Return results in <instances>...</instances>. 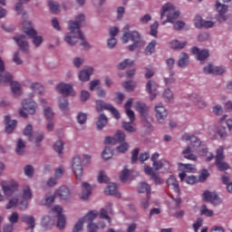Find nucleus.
Segmentation results:
<instances>
[{"label":"nucleus","mask_w":232,"mask_h":232,"mask_svg":"<svg viewBox=\"0 0 232 232\" xmlns=\"http://www.w3.org/2000/svg\"><path fill=\"white\" fill-rule=\"evenodd\" d=\"M64 149V143H63L61 140H57L53 145V150L61 155L63 153V150Z\"/></svg>","instance_id":"3c124183"},{"label":"nucleus","mask_w":232,"mask_h":232,"mask_svg":"<svg viewBox=\"0 0 232 232\" xmlns=\"http://www.w3.org/2000/svg\"><path fill=\"white\" fill-rule=\"evenodd\" d=\"M56 91L58 92V93L63 95V97H67V95H73V87L72 86V84L64 82L59 83L56 86Z\"/></svg>","instance_id":"4468645a"},{"label":"nucleus","mask_w":232,"mask_h":232,"mask_svg":"<svg viewBox=\"0 0 232 232\" xmlns=\"http://www.w3.org/2000/svg\"><path fill=\"white\" fill-rule=\"evenodd\" d=\"M99 212H97V210H91L85 217L82 218H84V222H89V224H92L97 218Z\"/></svg>","instance_id":"c9c22d12"},{"label":"nucleus","mask_w":232,"mask_h":232,"mask_svg":"<svg viewBox=\"0 0 232 232\" xmlns=\"http://www.w3.org/2000/svg\"><path fill=\"white\" fill-rule=\"evenodd\" d=\"M186 44H188V42L180 43L179 40H174L169 43V46L172 50H182V48H185Z\"/></svg>","instance_id":"4c0bfd02"},{"label":"nucleus","mask_w":232,"mask_h":232,"mask_svg":"<svg viewBox=\"0 0 232 232\" xmlns=\"http://www.w3.org/2000/svg\"><path fill=\"white\" fill-rule=\"evenodd\" d=\"M129 177H130V170L124 168L120 175V180H121V182H126Z\"/></svg>","instance_id":"052dcab7"},{"label":"nucleus","mask_w":232,"mask_h":232,"mask_svg":"<svg viewBox=\"0 0 232 232\" xmlns=\"http://www.w3.org/2000/svg\"><path fill=\"white\" fill-rule=\"evenodd\" d=\"M53 211H54V213H57V227H59V229H64V226H66V218L63 215V208H61L60 206H54L53 208Z\"/></svg>","instance_id":"2eb2a0df"},{"label":"nucleus","mask_w":232,"mask_h":232,"mask_svg":"<svg viewBox=\"0 0 232 232\" xmlns=\"http://www.w3.org/2000/svg\"><path fill=\"white\" fill-rule=\"evenodd\" d=\"M124 33L123 35L121 37V43H123V44H126V43H128V41H132V43H140V34H139V32L137 31H132L131 33H130V25H125L123 27Z\"/></svg>","instance_id":"6e6552de"},{"label":"nucleus","mask_w":232,"mask_h":232,"mask_svg":"<svg viewBox=\"0 0 232 232\" xmlns=\"http://www.w3.org/2000/svg\"><path fill=\"white\" fill-rule=\"evenodd\" d=\"M204 73L212 75H222V73L226 72V68L222 66H217L215 67L213 64L208 63L207 66L203 69Z\"/></svg>","instance_id":"ddd939ff"},{"label":"nucleus","mask_w":232,"mask_h":232,"mask_svg":"<svg viewBox=\"0 0 232 232\" xmlns=\"http://www.w3.org/2000/svg\"><path fill=\"white\" fill-rule=\"evenodd\" d=\"M216 132L218 133V137L221 140H227L228 134H227V129L224 126H219L216 129Z\"/></svg>","instance_id":"72a5a7b5"},{"label":"nucleus","mask_w":232,"mask_h":232,"mask_svg":"<svg viewBox=\"0 0 232 232\" xmlns=\"http://www.w3.org/2000/svg\"><path fill=\"white\" fill-rule=\"evenodd\" d=\"M21 220L28 226L31 232H34V228L35 227V218L34 216L24 215Z\"/></svg>","instance_id":"393cba45"},{"label":"nucleus","mask_w":232,"mask_h":232,"mask_svg":"<svg viewBox=\"0 0 232 232\" xmlns=\"http://www.w3.org/2000/svg\"><path fill=\"white\" fill-rule=\"evenodd\" d=\"M217 10L219 15H224V14L227 13V5L220 4V2H217L216 4Z\"/></svg>","instance_id":"09e8293b"},{"label":"nucleus","mask_w":232,"mask_h":232,"mask_svg":"<svg viewBox=\"0 0 232 232\" xmlns=\"http://www.w3.org/2000/svg\"><path fill=\"white\" fill-rule=\"evenodd\" d=\"M68 100H66V98H63L59 101V108L61 110V111H63V113H66V111H68Z\"/></svg>","instance_id":"37998d69"},{"label":"nucleus","mask_w":232,"mask_h":232,"mask_svg":"<svg viewBox=\"0 0 232 232\" xmlns=\"http://www.w3.org/2000/svg\"><path fill=\"white\" fill-rule=\"evenodd\" d=\"M26 25L32 26V22H24L23 32L24 34H26V35L29 36L30 39H33V44H34L36 48L39 47L40 44H43V36H37V31H35V29L32 27H25Z\"/></svg>","instance_id":"39448f33"},{"label":"nucleus","mask_w":232,"mask_h":232,"mask_svg":"<svg viewBox=\"0 0 232 232\" xmlns=\"http://www.w3.org/2000/svg\"><path fill=\"white\" fill-rule=\"evenodd\" d=\"M110 108H111V104L107 103L102 100L96 101V110L98 113H101V111H104V110L109 111Z\"/></svg>","instance_id":"7c9ffc66"},{"label":"nucleus","mask_w":232,"mask_h":232,"mask_svg":"<svg viewBox=\"0 0 232 232\" xmlns=\"http://www.w3.org/2000/svg\"><path fill=\"white\" fill-rule=\"evenodd\" d=\"M31 90H33L34 93H42L43 92H44V87L39 82H34L32 83Z\"/></svg>","instance_id":"de8ad7c7"},{"label":"nucleus","mask_w":232,"mask_h":232,"mask_svg":"<svg viewBox=\"0 0 232 232\" xmlns=\"http://www.w3.org/2000/svg\"><path fill=\"white\" fill-rule=\"evenodd\" d=\"M133 104V99H129L125 103V112L130 122L135 121V112L131 111V105Z\"/></svg>","instance_id":"5701e85b"},{"label":"nucleus","mask_w":232,"mask_h":232,"mask_svg":"<svg viewBox=\"0 0 232 232\" xmlns=\"http://www.w3.org/2000/svg\"><path fill=\"white\" fill-rule=\"evenodd\" d=\"M208 177H209V171L207 169H203L198 177L199 182H206Z\"/></svg>","instance_id":"13d9d810"},{"label":"nucleus","mask_w":232,"mask_h":232,"mask_svg":"<svg viewBox=\"0 0 232 232\" xmlns=\"http://www.w3.org/2000/svg\"><path fill=\"white\" fill-rule=\"evenodd\" d=\"M191 52L193 55H196L198 61H206L209 57V51L207 49L200 50L198 47L194 46Z\"/></svg>","instance_id":"f3484780"},{"label":"nucleus","mask_w":232,"mask_h":232,"mask_svg":"<svg viewBox=\"0 0 232 232\" xmlns=\"http://www.w3.org/2000/svg\"><path fill=\"white\" fill-rule=\"evenodd\" d=\"M158 34H159V22H154L150 25V35H151L152 37H157Z\"/></svg>","instance_id":"8fccbe9b"},{"label":"nucleus","mask_w":232,"mask_h":232,"mask_svg":"<svg viewBox=\"0 0 232 232\" xmlns=\"http://www.w3.org/2000/svg\"><path fill=\"white\" fill-rule=\"evenodd\" d=\"M189 63V55L187 53H182L180 59L178 62L179 68H186Z\"/></svg>","instance_id":"e433bc0d"},{"label":"nucleus","mask_w":232,"mask_h":232,"mask_svg":"<svg viewBox=\"0 0 232 232\" xmlns=\"http://www.w3.org/2000/svg\"><path fill=\"white\" fill-rule=\"evenodd\" d=\"M215 159V164L218 171H227V169H229V165L227 162L224 161L226 159V155L224 154V147H219L217 150Z\"/></svg>","instance_id":"423d86ee"},{"label":"nucleus","mask_w":232,"mask_h":232,"mask_svg":"<svg viewBox=\"0 0 232 232\" xmlns=\"http://www.w3.org/2000/svg\"><path fill=\"white\" fill-rule=\"evenodd\" d=\"M86 121H88V115H86V113L84 112L78 113V116H77L78 124H84Z\"/></svg>","instance_id":"680f3d73"},{"label":"nucleus","mask_w":232,"mask_h":232,"mask_svg":"<svg viewBox=\"0 0 232 232\" xmlns=\"http://www.w3.org/2000/svg\"><path fill=\"white\" fill-rule=\"evenodd\" d=\"M194 24L196 28H213L215 24L212 21H204L202 16L196 15Z\"/></svg>","instance_id":"a211bd4d"},{"label":"nucleus","mask_w":232,"mask_h":232,"mask_svg":"<svg viewBox=\"0 0 232 232\" xmlns=\"http://www.w3.org/2000/svg\"><path fill=\"white\" fill-rule=\"evenodd\" d=\"M44 139V133L35 132L34 134H33V136H30L28 138V140H30V142H34L36 146H39V142H42Z\"/></svg>","instance_id":"473e14b6"},{"label":"nucleus","mask_w":232,"mask_h":232,"mask_svg":"<svg viewBox=\"0 0 232 232\" xmlns=\"http://www.w3.org/2000/svg\"><path fill=\"white\" fill-rule=\"evenodd\" d=\"M84 24V14H81L76 16L75 21L69 22V30L71 35H66L64 38L65 43L70 46H75L79 39L82 41V46L88 48V42L84 41V34L81 32V26Z\"/></svg>","instance_id":"f257e3e1"},{"label":"nucleus","mask_w":232,"mask_h":232,"mask_svg":"<svg viewBox=\"0 0 232 232\" xmlns=\"http://www.w3.org/2000/svg\"><path fill=\"white\" fill-rule=\"evenodd\" d=\"M133 121H131V120H130V122H126L124 121L122 123V128L126 130V131H129L130 133H133L135 131H137V129H135L134 127L131 126V123Z\"/></svg>","instance_id":"603ef678"},{"label":"nucleus","mask_w":232,"mask_h":232,"mask_svg":"<svg viewBox=\"0 0 232 232\" xmlns=\"http://www.w3.org/2000/svg\"><path fill=\"white\" fill-rule=\"evenodd\" d=\"M202 224H204V219H202V218H198L196 222L192 225L194 231L198 232V229L202 227Z\"/></svg>","instance_id":"bf43d9fd"},{"label":"nucleus","mask_w":232,"mask_h":232,"mask_svg":"<svg viewBox=\"0 0 232 232\" xmlns=\"http://www.w3.org/2000/svg\"><path fill=\"white\" fill-rule=\"evenodd\" d=\"M30 0H19V3L15 5V12H17L18 15L23 13V4L29 3Z\"/></svg>","instance_id":"e2e57ef3"},{"label":"nucleus","mask_w":232,"mask_h":232,"mask_svg":"<svg viewBox=\"0 0 232 232\" xmlns=\"http://www.w3.org/2000/svg\"><path fill=\"white\" fill-rule=\"evenodd\" d=\"M200 215H204L205 217H213V210L208 209V206L203 205L200 209Z\"/></svg>","instance_id":"6e6d98bb"},{"label":"nucleus","mask_w":232,"mask_h":232,"mask_svg":"<svg viewBox=\"0 0 232 232\" xmlns=\"http://www.w3.org/2000/svg\"><path fill=\"white\" fill-rule=\"evenodd\" d=\"M72 171L76 177V180H82V161L81 160V157L75 156L72 159Z\"/></svg>","instance_id":"9d476101"},{"label":"nucleus","mask_w":232,"mask_h":232,"mask_svg":"<svg viewBox=\"0 0 232 232\" xmlns=\"http://www.w3.org/2000/svg\"><path fill=\"white\" fill-rule=\"evenodd\" d=\"M48 6L53 14H57V12H59V8L61 7L59 4L53 1H49Z\"/></svg>","instance_id":"864d4df0"},{"label":"nucleus","mask_w":232,"mask_h":232,"mask_svg":"<svg viewBox=\"0 0 232 232\" xmlns=\"http://www.w3.org/2000/svg\"><path fill=\"white\" fill-rule=\"evenodd\" d=\"M5 133H12L14 130H15V126H17V121L10 120V115H6L5 118Z\"/></svg>","instance_id":"b1692460"},{"label":"nucleus","mask_w":232,"mask_h":232,"mask_svg":"<svg viewBox=\"0 0 232 232\" xmlns=\"http://www.w3.org/2000/svg\"><path fill=\"white\" fill-rule=\"evenodd\" d=\"M93 73V68L92 67H87L80 72L79 79L80 81L86 82L90 81V76Z\"/></svg>","instance_id":"bb28decb"},{"label":"nucleus","mask_w":232,"mask_h":232,"mask_svg":"<svg viewBox=\"0 0 232 232\" xmlns=\"http://www.w3.org/2000/svg\"><path fill=\"white\" fill-rule=\"evenodd\" d=\"M155 111L158 122H162L163 121H166L168 117V111H166V108H164V105H162V103H160L155 107Z\"/></svg>","instance_id":"dca6fc26"},{"label":"nucleus","mask_w":232,"mask_h":232,"mask_svg":"<svg viewBox=\"0 0 232 232\" xmlns=\"http://www.w3.org/2000/svg\"><path fill=\"white\" fill-rule=\"evenodd\" d=\"M105 195H113L114 197H121V193L117 191V184L111 183L107 188H105Z\"/></svg>","instance_id":"2f4dec72"},{"label":"nucleus","mask_w":232,"mask_h":232,"mask_svg":"<svg viewBox=\"0 0 232 232\" xmlns=\"http://www.w3.org/2000/svg\"><path fill=\"white\" fill-rule=\"evenodd\" d=\"M126 140V134L121 130H118L114 137H106L104 144H117V142H124Z\"/></svg>","instance_id":"f8f14e48"},{"label":"nucleus","mask_w":232,"mask_h":232,"mask_svg":"<svg viewBox=\"0 0 232 232\" xmlns=\"http://www.w3.org/2000/svg\"><path fill=\"white\" fill-rule=\"evenodd\" d=\"M102 157L104 159V160H108L113 157V151L111 149H110V147H106L102 153Z\"/></svg>","instance_id":"a18cd8bd"},{"label":"nucleus","mask_w":232,"mask_h":232,"mask_svg":"<svg viewBox=\"0 0 232 232\" xmlns=\"http://www.w3.org/2000/svg\"><path fill=\"white\" fill-rule=\"evenodd\" d=\"M24 174L26 177H34V167L32 165H26L24 167Z\"/></svg>","instance_id":"338daca9"},{"label":"nucleus","mask_w":232,"mask_h":232,"mask_svg":"<svg viewBox=\"0 0 232 232\" xmlns=\"http://www.w3.org/2000/svg\"><path fill=\"white\" fill-rule=\"evenodd\" d=\"M197 148L195 147H187L186 150L182 151L184 154V159H188V160H197V155L193 154V151H195Z\"/></svg>","instance_id":"c756f323"},{"label":"nucleus","mask_w":232,"mask_h":232,"mask_svg":"<svg viewBox=\"0 0 232 232\" xmlns=\"http://www.w3.org/2000/svg\"><path fill=\"white\" fill-rule=\"evenodd\" d=\"M157 88H159V85L154 81H149L147 82V91L148 93L150 95V101H154L155 97L159 95V91H157Z\"/></svg>","instance_id":"6ab92c4d"},{"label":"nucleus","mask_w":232,"mask_h":232,"mask_svg":"<svg viewBox=\"0 0 232 232\" xmlns=\"http://www.w3.org/2000/svg\"><path fill=\"white\" fill-rule=\"evenodd\" d=\"M98 229H99V226L95 223H89L87 226L88 232H97Z\"/></svg>","instance_id":"774afa93"},{"label":"nucleus","mask_w":232,"mask_h":232,"mask_svg":"<svg viewBox=\"0 0 232 232\" xmlns=\"http://www.w3.org/2000/svg\"><path fill=\"white\" fill-rule=\"evenodd\" d=\"M182 140H190V144L192 148H200L202 141L197 138V136H191L188 133H185L181 137Z\"/></svg>","instance_id":"412c9836"},{"label":"nucleus","mask_w":232,"mask_h":232,"mask_svg":"<svg viewBox=\"0 0 232 232\" xmlns=\"http://www.w3.org/2000/svg\"><path fill=\"white\" fill-rule=\"evenodd\" d=\"M161 19L167 17V23H175L178 17L180 15V12L175 10L173 4H166L162 7Z\"/></svg>","instance_id":"20e7f679"},{"label":"nucleus","mask_w":232,"mask_h":232,"mask_svg":"<svg viewBox=\"0 0 232 232\" xmlns=\"http://www.w3.org/2000/svg\"><path fill=\"white\" fill-rule=\"evenodd\" d=\"M90 195H92V187L87 182H83L81 198L82 200H88Z\"/></svg>","instance_id":"c85d7f7f"},{"label":"nucleus","mask_w":232,"mask_h":232,"mask_svg":"<svg viewBox=\"0 0 232 232\" xmlns=\"http://www.w3.org/2000/svg\"><path fill=\"white\" fill-rule=\"evenodd\" d=\"M55 195H57V197H60V198H62L63 200H66V198L70 197V188H68V187L66 186H62L59 189L56 190Z\"/></svg>","instance_id":"cd10ccee"},{"label":"nucleus","mask_w":232,"mask_h":232,"mask_svg":"<svg viewBox=\"0 0 232 232\" xmlns=\"http://www.w3.org/2000/svg\"><path fill=\"white\" fill-rule=\"evenodd\" d=\"M97 180H98L99 184H102V183L108 184V182H110V178H108V176H106V173L104 172V170H101L99 172Z\"/></svg>","instance_id":"a19ab883"},{"label":"nucleus","mask_w":232,"mask_h":232,"mask_svg":"<svg viewBox=\"0 0 232 232\" xmlns=\"http://www.w3.org/2000/svg\"><path fill=\"white\" fill-rule=\"evenodd\" d=\"M136 110L143 119L146 117V103L138 102L136 103Z\"/></svg>","instance_id":"58836bf2"},{"label":"nucleus","mask_w":232,"mask_h":232,"mask_svg":"<svg viewBox=\"0 0 232 232\" xmlns=\"http://www.w3.org/2000/svg\"><path fill=\"white\" fill-rule=\"evenodd\" d=\"M130 148V145H128L127 142L121 143L119 147H117V151L119 153H126Z\"/></svg>","instance_id":"69168bd1"},{"label":"nucleus","mask_w":232,"mask_h":232,"mask_svg":"<svg viewBox=\"0 0 232 232\" xmlns=\"http://www.w3.org/2000/svg\"><path fill=\"white\" fill-rule=\"evenodd\" d=\"M157 46V40H152L146 47L147 55H151L155 53V47Z\"/></svg>","instance_id":"c03bdc74"},{"label":"nucleus","mask_w":232,"mask_h":232,"mask_svg":"<svg viewBox=\"0 0 232 232\" xmlns=\"http://www.w3.org/2000/svg\"><path fill=\"white\" fill-rule=\"evenodd\" d=\"M5 62L0 58V84L5 82V84H10L13 93H21V83L18 82H14V76L10 72H5Z\"/></svg>","instance_id":"f03ea898"},{"label":"nucleus","mask_w":232,"mask_h":232,"mask_svg":"<svg viewBox=\"0 0 232 232\" xmlns=\"http://www.w3.org/2000/svg\"><path fill=\"white\" fill-rule=\"evenodd\" d=\"M107 124L108 117H106L104 114H100L96 123L98 130H102V128H105Z\"/></svg>","instance_id":"f704fd0d"},{"label":"nucleus","mask_w":232,"mask_h":232,"mask_svg":"<svg viewBox=\"0 0 232 232\" xmlns=\"http://www.w3.org/2000/svg\"><path fill=\"white\" fill-rule=\"evenodd\" d=\"M132 64H133V61H130L126 59L118 65V69L124 70V68H128V66H132Z\"/></svg>","instance_id":"0e129e2a"},{"label":"nucleus","mask_w":232,"mask_h":232,"mask_svg":"<svg viewBox=\"0 0 232 232\" xmlns=\"http://www.w3.org/2000/svg\"><path fill=\"white\" fill-rule=\"evenodd\" d=\"M1 186L5 197H14L15 192L19 189V183L14 179L2 181Z\"/></svg>","instance_id":"0eeeda50"},{"label":"nucleus","mask_w":232,"mask_h":232,"mask_svg":"<svg viewBox=\"0 0 232 232\" xmlns=\"http://www.w3.org/2000/svg\"><path fill=\"white\" fill-rule=\"evenodd\" d=\"M153 168L147 166L146 167V175L150 177V180H153L156 186H159V184H162L164 182L162 179H160V174L159 173V169L162 168V161L161 160H156L152 161Z\"/></svg>","instance_id":"7ed1b4c3"},{"label":"nucleus","mask_w":232,"mask_h":232,"mask_svg":"<svg viewBox=\"0 0 232 232\" xmlns=\"http://www.w3.org/2000/svg\"><path fill=\"white\" fill-rule=\"evenodd\" d=\"M22 198L24 200H30V198H32V189H30L29 186L24 187Z\"/></svg>","instance_id":"79ce46f5"},{"label":"nucleus","mask_w":232,"mask_h":232,"mask_svg":"<svg viewBox=\"0 0 232 232\" xmlns=\"http://www.w3.org/2000/svg\"><path fill=\"white\" fill-rule=\"evenodd\" d=\"M163 99H165L167 102L173 101V92L169 89L165 90L163 92Z\"/></svg>","instance_id":"4d7b16f0"},{"label":"nucleus","mask_w":232,"mask_h":232,"mask_svg":"<svg viewBox=\"0 0 232 232\" xmlns=\"http://www.w3.org/2000/svg\"><path fill=\"white\" fill-rule=\"evenodd\" d=\"M167 184L169 186V188H171V189H174V191L176 193H180V187H179V181L177 180V178H175V176H170L168 179H167Z\"/></svg>","instance_id":"a878e982"},{"label":"nucleus","mask_w":232,"mask_h":232,"mask_svg":"<svg viewBox=\"0 0 232 232\" xmlns=\"http://www.w3.org/2000/svg\"><path fill=\"white\" fill-rule=\"evenodd\" d=\"M22 108L23 109L19 111L20 116H22L24 119H26V117H28V114H26L24 111H27L29 115H34L37 108V103L30 100H24L22 102Z\"/></svg>","instance_id":"1a4fd4ad"},{"label":"nucleus","mask_w":232,"mask_h":232,"mask_svg":"<svg viewBox=\"0 0 232 232\" xmlns=\"http://www.w3.org/2000/svg\"><path fill=\"white\" fill-rule=\"evenodd\" d=\"M122 86L126 90V92H133V90H135V86H137V84L133 81H129V82H123Z\"/></svg>","instance_id":"49530a36"},{"label":"nucleus","mask_w":232,"mask_h":232,"mask_svg":"<svg viewBox=\"0 0 232 232\" xmlns=\"http://www.w3.org/2000/svg\"><path fill=\"white\" fill-rule=\"evenodd\" d=\"M26 36L24 34H20L14 37V40L18 44L20 50L24 53H28V42L24 41Z\"/></svg>","instance_id":"aec40b11"},{"label":"nucleus","mask_w":232,"mask_h":232,"mask_svg":"<svg viewBox=\"0 0 232 232\" xmlns=\"http://www.w3.org/2000/svg\"><path fill=\"white\" fill-rule=\"evenodd\" d=\"M188 99L194 102L197 108H199L200 110H204V108H206V102L202 101V98L198 94L192 93L188 96Z\"/></svg>","instance_id":"4be33fe9"},{"label":"nucleus","mask_w":232,"mask_h":232,"mask_svg":"<svg viewBox=\"0 0 232 232\" xmlns=\"http://www.w3.org/2000/svg\"><path fill=\"white\" fill-rule=\"evenodd\" d=\"M203 200L206 202H210V204H213L214 206H218V204L222 203V200H220V198L216 192H211L208 190L203 193Z\"/></svg>","instance_id":"9b49d317"},{"label":"nucleus","mask_w":232,"mask_h":232,"mask_svg":"<svg viewBox=\"0 0 232 232\" xmlns=\"http://www.w3.org/2000/svg\"><path fill=\"white\" fill-rule=\"evenodd\" d=\"M83 226H84V218H80L78 222L74 225V227L72 228V232L82 231Z\"/></svg>","instance_id":"5fc2aeb1"},{"label":"nucleus","mask_w":232,"mask_h":232,"mask_svg":"<svg viewBox=\"0 0 232 232\" xmlns=\"http://www.w3.org/2000/svg\"><path fill=\"white\" fill-rule=\"evenodd\" d=\"M26 148V145L23 140L19 139L16 143V153L17 155H23L24 153V150Z\"/></svg>","instance_id":"ea45409f"}]
</instances>
